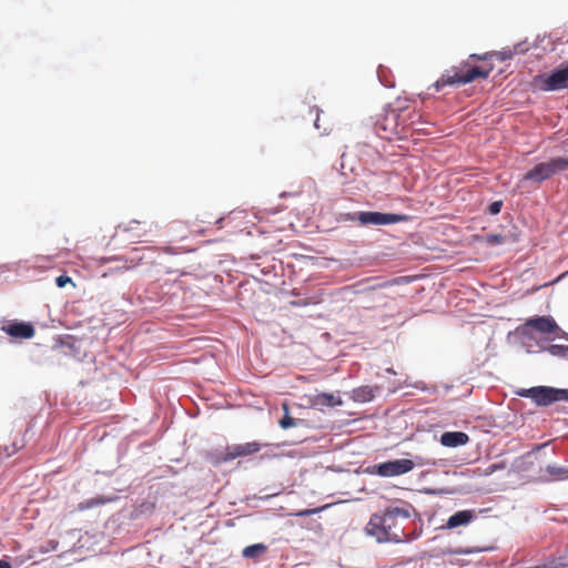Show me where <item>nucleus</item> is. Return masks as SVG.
<instances>
[{"label": "nucleus", "instance_id": "obj_28", "mask_svg": "<svg viewBox=\"0 0 568 568\" xmlns=\"http://www.w3.org/2000/svg\"><path fill=\"white\" fill-rule=\"evenodd\" d=\"M291 304L293 306H301V305H307L308 303L307 302H303V303H301V302H292Z\"/></svg>", "mask_w": 568, "mask_h": 568}, {"label": "nucleus", "instance_id": "obj_19", "mask_svg": "<svg viewBox=\"0 0 568 568\" xmlns=\"http://www.w3.org/2000/svg\"><path fill=\"white\" fill-rule=\"evenodd\" d=\"M283 409H284V416L282 417V419L280 420V425L283 429H287L290 427H293L295 426V420L294 418H292L290 416V409H288V405L287 404H284L283 405Z\"/></svg>", "mask_w": 568, "mask_h": 568}, {"label": "nucleus", "instance_id": "obj_25", "mask_svg": "<svg viewBox=\"0 0 568 568\" xmlns=\"http://www.w3.org/2000/svg\"><path fill=\"white\" fill-rule=\"evenodd\" d=\"M320 122H321V118H320V114H318V109H316V119L314 121V125L317 130H320L322 128V125H320Z\"/></svg>", "mask_w": 568, "mask_h": 568}, {"label": "nucleus", "instance_id": "obj_7", "mask_svg": "<svg viewBox=\"0 0 568 568\" xmlns=\"http://www.w3.org/2000/svg\"><path fill=\"white\" fill-rule=\"evenodd\" d=\"M352 220L358 221L362 225H388L408 220L407 215L365 211L356 214Z\"/></svg>", "mask_w": 568, "mask_h": 568}, {"label": "nucleus", "instance_id": "obj_4", "mask_svg": "<svg viewBox=\"0 0 568 568\" xmlns=\"http://www.w3.org/2000/svg\"><path fill=\"white\" fill-rule=\"evenodd\" d=\"M520 397L532 399L538 406H548L556 402H568V389L549 386H535L516 390Z\"/></svg>", "mask_w": 568, "mask_h": 568}, {"label": "nucleus", "instance_id": "obj_20", "mask_svg": "<svg viewBox=\"0 0 568 568\" xmlns=\"http://www.w3.org/2000/svg\"><path fill=\"white\" fill-rule=\"evenodd\" d=\"M506 465L505 463H495V464H491L489 465L488 467H486L483 471H481V475L484 476H489L491 474H494L495 471L497 470H501V469H505Z\"/></svg>", "mask_w": 568, "mask_h": 568}, {"label": "nucleus", "instance_id": "obj_27", "mask_svg": "<svg viewBox=\"0 0 568 568\" xmlns=\"http://www.w3.org/2000/svg\"><path fill=\"white\" fill-rule=\"evenodd\" d=\"M0 568H12V566L9 561L0 560Z\"/></svg>", "mask_w": 568, "mask_h": 568}, {"label": "nucleus", "instance_id": "obj_6", "mask_svg": "<svg viewBox=\"0 0 568 568\" xmlns=\"http://www.w3.org/2000/svg\"><path fill=\"white\" fill-rule=\"evenodd\" d=\"M534 88L540 91H559L568 89V63L561 64L560 68L550 72L534 77Z\"/></svg>", "mask_w": 568, "mask_h": 568}, {"label": "nucleus", "instance_id": "obj_10", "mask_svg": "<svg viewBox=\"0 0 568 568\" xmlns=\"http://www.w3.org/2000/svg\"><path fill=\"white\" fill-rule=\"evenodd\" d=\"M526 327L535 328L544 334H557L561 329L551 316H537L526 321Z\"/></svg>", "mask_w": 568, "mask_h": 568}, {"label": "nucleus", "instance_id": "obj_11", "mask_svg": "<svg viewBox=\"0 0 568 568\" xmlns=\"http://www.w3.org/2000/svg\"><path fill=\"white\" fill-rule=\"evenodd\" d=\"M476 515L474 510L466 509V510H459L452 515L446 524L443 526V528L447 529H455L460 526H467L475 519Z\"/></svg>", "mask_w": 568, "mask_h": 568}, {"label": "nucleus", "instance_id": "obj_8", "mask_svg": "<svg viewBox=\"0 0 568 568\" xmlns=\"http://www.w3.org/2000/svg\"><path fill=\"white\" fill-rule=\"evenodd\" d=\"M415 467L410 459H395L375 465V474L381 477H395L409 473Z\"/></svg>", "mask_w": 568, "mask_h": 568}, {"label": "nucleus", "instance_id": "obj_26", "mask_svg": "<svg viewBox=\"0 0 568 568\" xmlns=\"http://www.w3.org/2000/svg\"><path fill=\"white\" fill-rule=\"evenodd\" d=\"M470 59H476V60H486L487 59V54H484V55H479V54H470L469 55V60Z\"/></svg>", "mask_w": 568, "mask_h": 568}, {"label": "nucleus", "instance_id": "obj_21", "mask_svg": "<svg viewBox=\"0 0 568 568\" xmlns=\"http://www.w3.org/2000/svg\"><path fill=\"white\" fill-rule=\"evenodd\" d=\"M102 501L100 499H90V500H87V501H83V503H80L78 505V509L79 510H87V509H90L94 506H98L100 505Z\"/></svg>", "mask_w": 568, "mask_h": 568}, {"label": "nucleus", "instance_id": "obj_31", "mask_svg": "<svg viewBox=\"0 0 568 568\" xmlns=\"http://www.w3.org/2000/svg\"><path fill=\"white\" fill-rule=\"evenodd\" d=\"M560 566H568V562H560Z\"/></svg>", "mask_w": 568, "mask_h": 568}, {"label": "nucleus", "instance_id": "obj_12", "mask_svg": "<svg viewBox=\"0 0 568 568\" xmlns=\"http://www.w3.org/2000/svg\"><path fill=\"white\" fill-rule=\"evenodd\" d=\"M2 331H4L8 335L18 338H31L34 335V327L30 323H14L9 326H3Z\"/></svg>", "mask_w": 568, "mask_h": 568}, {"label": "nucleus", "instance_id": "obj_1", "mask_svg": "<svg viewBox=\"0 0 568 568\" xmlns=\"http://www.w3.org/2000/svg\"><path fill=\"white\" fill-rule=\"evenodd\" d=\"M365 530L379 542H408L420 537L423 525L413 516L412 507H389L383 514H373Z\"/></svg>", "mask_w": 568, "mask_h": 568}, {"label": "nucleus", "instance_id": "obj_24", "mask_svg": "<svg viewBox=\"0 0 568 568\" xmlns=\"http://www.w3.org/2000/svg\"><path fill=\"white\" fill-rule=\"evenodd\" d=\"M71 277L67 275H60L55 278V284L58 287H64L68 283H71Z\"/></svg>", "mask_w": 568, "mask_h": 568}, {"label": "nucleus", "instance_id": "obj_13", "mask_svg": "<svg viewBox=\"0 0 568 568\" xmlns=\"http://www.w3.org/2000/svg\"><path fill=\"white\" fill-rule=\"evenodd\" d=\"M468 442L469 436L464 432H445L440 436V444L445 447H458Z\"/></svg>", "mask_w": 568, "mask_h": 568}, {"label": "nucleus", "instance_id": "obj_2", "mask_svg": "<svg viewBox=\"0 0 568 568\" xmlns=\"http://www.w3.org/2000/svg\"><path fill=\"white\" fill-rule=\"evenodd\" d=\"M414 118H418L416 112H407V110L398 112L394 109L385 110L377 115L374 130L384 140L402 139L406 136L409 126L414 124Z\"/></svg>", "mask_w": 568, "mask_h": 568}, {"label": "nucleus", "instance_id": "obj_23", "mask_svg": "<svg viewBox=\"0 0 568 568\" xmlns=\"http://www.w3.org/2000/svg\"><path fill=\"white\" fill-rule=\"evenodd\" d=\"M487 243L491 245L501 244L503 243V236L499 234H488L487 235Z\"/></svg>", "mask_w": 568, "mask_h": 568}, {"label": "nucleus", "instance_id": "obj_9", "mask_svg": "<svg viewBox=\"0 0 568 568\" xmlns=\"http://www.w3.org/2000/svg\"><path fill=\"white\" fill-rule=\"evenodd\" d=\"M262 446L263 445L258 442H250L227 446L224 454L221 456L220 462L227 463L237 457L254 455L262 449Z\"/></svg>", "mask_w": 568, "mask_h": 568}, {"label": "nucleus", "instance_id": "obj_18", "mask_svg": "<svg viewBox=\"0 0 568 568\" xmlns=\"http://www.w3.org/2000/svg\"><path fill=\"white\" fill-rule=\"evenodd\" d=\"M546 351L556 357H568V346L552 344L546 347Z\"/></svg>", "mask_w": 568, "mask_h": 568}, {"label": "nucleus", "instance_id": "obj_16", "mask_svg": "<svg viewBox=\"0 0 568 568\" xmlns=\"http://www.w3.org/2000/svg\"><path fill=\"white\" fill-rule=\"evenodd\" d=\"M266 551H267V546L266 545H264V544H254V545H250V546L245 547L242 550V556L244 558L257 559L261 556H263Z\"/></svg>", "mask_w": 568, "mask_h": 568}, {"label": "nucleus", "instance_id": "obj_5", "mask_svg": "<svg viewBox=\"0 0 568 568\" xmlns=\"http://www.w3.org/2000/svg\"><path fill=\"white\" fill-rule=\"evenodd\" d=\"M565 160L561 156L551 158L548 161L539 162L528 170L523 176V181L541 184L554 175L565 171Z\"/></svg>", "mask_w": 568, "mask_h": 568}, {"label": "nucleus", "instance_id": "obj_15", "mask_svg": "<svg viewBox=\"0 0 568 568\" xmlns=\"http://www.w3.org/2000/svg\"><path fill=\"white\" fill-rule=\"evenodd\" d=\"M545 473L548 475V480H565L568 479V468L548 465L545 468Z\"/></svg>", "mask_w": 568, "mask_h": 568}, {"label": "nucleus", "instance_id": "obj_17", "mask_svg": "<svg viewBox=\"0 0 568 568\" xmlns=\"http://www.w3.org/2000/svg\"><path fill=\"white\" fill-rule=\"evenodd\" d=\"M375 397L374 389L369 386L358 387L354 390V398L361 402H368Z\"/></svg>", "mask_w": 568, "mask_h": 568}, {"label": "nucleus", "instance_id": "obj_29", "mask_svg": "<svg viewBox=\"0 0 568 568\" xmlns=\"http://www.w3.org/2000/svg\"><path fill=\"white\" fill-rule=\"evenodd\" d=\"M313 513H315V510H307L305 513H302L301 515H310V514H313Z\"/></svg>", "mask_w": 568, "mask_h": 568}, {"label": "nucleus", "instance_id": "obj_3", "mask_svg": "<svg viewBox=\"0 0 568 568\" xmlns=\"http://www.w3.org/2000/svg\"><path fill=\"white\" fill-rule=\"evenodd\" d=\"M493 71V67L471 65L469 60L462 62L459 65L452 67L446 70L442 77L434 83L436 92H439L446 85L466 84L476 79H486Z\"/></svg>", "mask_w": 568, "mask_h": 568}, {"label": "nucleus", "instance_id": "obj_30", "mask_svg": "<svg viewBox=\"0 0 568 568\" xmlns=\"http://www.w3.org/2000/svg\"><path fill=\"white\" fill-rule=\"evenodd\" d=\"M566 164H565V171L568 169V158H564Z\"/></svg>", "mask_w": 568, "mask_h": 568}, {"label": "nucleus", "instance_id": "obj_14", "mask_svg": "<svg viewBox=\"0 0 568 568\" xmlns=\"http://www.w3.org/2000/svg\"><path fill=\"white\" fill-rule=\"evenodd\" d=\"M311 404L314 407H334L342 405V399L334 394L318 393L311 398Z\"/></svg>", "mask_w": 568, "mask_h": 568}, {"label": "nucleus", "instance_id": "obj_22", "mask_svg": "<svg viewBox=\"0 0 568 568\" xmlns=\"http://www.w3.org/2000/svg\"><path fill=\"white\" fill-rule=\"evenodd\" d=\"M501 207H503V202L501 201H495V202L489 204L488 212L491 215H496V214H498L501 211Z\"/></svg>", "mask_w": 568, "mask_h": 568}]
</instances>
